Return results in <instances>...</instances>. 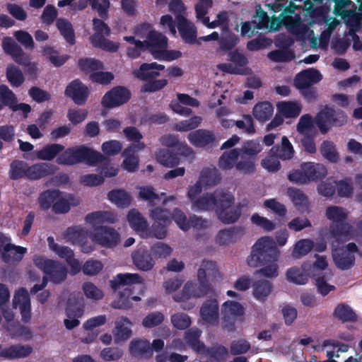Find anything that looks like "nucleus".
Returning a JSON list of instances; mask_svg holds the SVG:
<instances>
[{
    "mask_svg": "<svg viewBox=\"0 0 362 362\" xmlns=\"http://www.w3.org/2000/svg\"><path fill=\"white\" fill-rule=\"evenodd\" d=\"M36 156L42 160H52L56 158L59 165H74L84 163L89 166H95L103 162L105 158L101 153L85 145H79L67 148L59 144L45 145L36 152Z\"/></svg>",
    "mask_w": 362,
    "mask_h": 362,
    "instance_id": "1",
    "label": "nucleus"
},
{
    "mask_svg": "<svg viewBox=\"0 0 362 362\" xmlns=\"http://www.w3.org/2000/svg\"><path fill=\"white\" fill-rule=\"evenodd\" d=\"M279 251L274 241L268 236L257 240L252 247L251 254L247 259L250 267H257L264 266L257 270L255 274L268 278H274L278 275L276 264Z\"/></svg>",
    "mask_w": 362,
    "mask_h": 362,
    "instance_id": "2",
    "label": "nucleus"
},
{
    "mask_svg": "<svg viewBox=\"0 0 362 362\" xmlns=\"http://www.w3.org/2000/svg\"><path fill=\"white\" fill-rule=\"evenodd\" d=\"M219 276L220 273L215 262L203 260L197 271L199 286L192 281H187L182 291L174 295V300L185 302L191 298L205 296L211 289V282L217 280Z\"/></svg>",
    "mask_w": 362,
    "mask_h": 362,
    "instance_id": "3",
    "label": "nucleus"
},
{
    "mask_svg": "<svg viewBox=\"0 0 362 362\" xmlns=\"http://www.w3.org/2000/svg\"><path fill=\"white\" fill-rule=\"evenodd\" d=\"M2 48L4 52L10 55L13 61L24 67L25 72L32 78H36L37 66L35 63L30 62V56L26 54L19 45L13 38L6 37L2 41Z\"/></svg>",
    "mask_w": 362,
    "mask_h": 362,
    "instance_id": "4",
    "label": "nucleus"
},
{
    "mask_svg": "<svg viewBox=\"0 0 362 362\" xmlns=\"http://www.w3.org/2000/svg\"><path fill=\"white\" fill-rule=\"evenodd\" d=\"M325 214L327 219L332 221L329 230L334 238L351 236L352 226L346 222L348 212L345 209L338 206H328Z\"/></svg>",
    "mask_w": 362,
    "mask_h": 362,
    "instance_id": "5",
    "label": "nucleus"
},
{
    "mask_svg": "<svg viewBox=\"0 0 362 362\" xmlns=\"http://www.w3.org/2000/svg\"><path fill=\"white\" fill-rule=\"evenodd\" d=\"M326 168L320 163L305 162L300 165V169L294 170L288 175L289 181L297 184H306L317 181L327 175Z\"/></svg>",
    "mask_w": 362,
    "mask_h": 362,
    "instance_id": "6",
    "label": "nucleus"
},
{
    "mask_svg": "<svg viewBox=\"0 0 362 362\" xmlns=\"http://www.w3.org/2000/svg\"><path fill=\"white\" fill-rule=\"evenodd\" d=\"M234 202V196L224 191L215 211L218 218L224 224L234 223L241 216V206H233Z\"/></svg>",
    "mask_w": 362,
    "mask_h": 362,
    "instance_id": "7",
    "label": "nucleus"
},
{
    "mask_svg": "<svg viewBox=\"0 0 362 362\" xmlns=\"http://www.w3.org/2000/svg\"><path fill=\"white\" fill-rule=\"evenodd\" d=\"M347 116L341 110L325 105L315 116V123L322 134H326L332 126L340 127L346 122Z\"/></svg>",
    "mask_w": 362,
    "mask_h": 362,
    "instance_id": "8",
    "label": "nucleus"
},
{
    "mask_svg": "<svg viewBox=\"0 0 362 362\" xmlns=\"http://www.w3.org/2000/svg\"><path fill=\"white\" fill-rule=\"evenodd\" d=\"M33 262L53 283L60 284L64 281L67 276L66 267L57 261L47 259L42 255H35Z\"/></svg>",
    "mask_w": 362,
    "mask_h": 362,
    "instance_id": "9",
    "label": "nucleus"
},
{
    "mask_svg": "<svg viewBox=\"0 0 362 362\" xmlns=\"http://www.w3.org/2000/svg\"><path fill=\"white\" fill-rule=\"evenodd\" d=\"M91 239L103 247L113 248L119 243L120 235L112 227L101 226L93 229Z\"/></svg>",
    "mask_w": 362,
    "mask_h": 362,
    "instance_id": "10",
    "label": "nucleus"
},
{
    "mask_svg": "<svg viewBox=\"0 0 362 362\" xmlns=\"http://www.w3.org/2000/svg\"><path fill=\"white\" fill-rule=\"evenodd\" d=\"M132 97L131 91L126 87L117 86L111 88L102 98L103 107L111 109L127 103Z\"/></svg>",
    "mask_w": 362,
    "mask_h": 362,
    "instance_id": "11",
    "label": "nucleus"
},
{
    "mask_svg": "<svg viewBox=\"0 0 362 362\" xmlns=\"http://www.w3.org/2000/svg\"><path fill=\"white\" fill-rule=\"evenodd\" d=\"M223 327L228 331H234L235 320L245 314V308L238 302L227 300L222 305Z\"/></svg>",
    "mask_w": 362,
    "mask_h": 362,
    "instance_id": "12",
    "label": "nucleus"
},
{
    "mask_svg": "<svg viewBox=\"0 0 362 362\" xmlns=\"http://www.w3.org/2000/svg\"><path fill=\"white\" fill-rule=\"evenodd\" d=\"M177 28L181 38L185 43L200 45L197 40V30L193 23L187 19L183 15H177L175 17Z\"/></svg>",
    "mask_w": 362,
    "mask_h": 362,
    "instance_id": "13",
    "label": "nucleus"
},
{
    "mask_svg": "<svg viewBox=\"0 0 362 362\" xmlns=\"http://www.w3.org/2000/svg\"><path fill=\"white\" fill-rule=\"evenodd\" d=\"M223 192V189H218L212 193L204 194L194 201L192 209L199 211H216Z\"/></svg>",
    "mask_w": 362,
    "mask_h": 362,
    "instance_id": "14",
    "label": "nucleus"
},
{
    "mask_svg": "<svg viewBox=\"0 0 362 362\" xmlns=\"http://www.w3.org/2000/svg\"><path fill=\"white\" fill-rule=\"evenodd\" d=\"M64 94L66 97L71 98L75 104L81 105L86 102L89 91L88 87L83 85L80 80L76 79L69 83Z\"/></svg>",
    "mask_w": 362,
    "mask_h": 362,
    "instance_id": "15",
    "label": "nucleus"
},
{
    "mask_svg": "<svg viewBox=\"0 0 362 362\" xmlns=\"http://www.w3.org/2000/svg\"><path fill=\"white\" fill-rule=\"evenodd\" d=\"M165 66L156 62L143 63L139 68L133 71L134 76L141 81L148 82L160 76V71H163Z\"/></svg>",
    "mask_w": 362,
    "mask_h": 362,
    "instance_id": "16",
    "label": "nucleus"
},
{
    "mask_svg": "<svg viewBox=\"0 0 362 362\" xmlns=\"http://www.w3.org/2000/svg\"><path fill=\"white\" fill-rule=\"evenodd\" d=\"M320 72L315 69H308L298 73L294 78L296 88H305L317 83L322 80Z\"/></svg>",
    "mask_w": 362,
    "mask_h": 362,
    "instance_id": "17",
    "label": "nucleus"
},
{
    "mask_svg": "<svg viewBox=\"0 0 362 362\" xmlns=\"http://www.w3.org/2000/svg\"><path fill=\"white\" fill-rule=\"evenodd\" d=\"M202 319L210 325H216L219 319V305L216 299L205 300L200 308Z\"/></svg>",
    "mask_w": 362,
    "mask_h": 362,
    "instance_id": "18",
    "label": "nucleus"
},
{
    "mask_svg": "<svg viewBox=\"0 0 362 362\" xmlns=\"http://www.w3.org/2000/svg\"><path fill=\"white\" fill-rule=\"evenodd\" d=\"M132 258L133 264L141 271H150L155 265L151 252L144 248H139L133 252Z\"/></svg>",
    "mask_w": 362,
    "mask_h": 362,
    "instance_id": "19",
    "label": "nucleus"
},
{
    "mask_svg": "<svg viewBox=\"0 0 362 362\" xmlns=\"http://www.w3.org/2000/svg\"><path fill=\"white\" fill-rule=\"evenodd\" d=\"M55 170V166L49 163H35L30 166L28 165L26 178L30 180H40L53 175Z\"/></svg>",
    "mask_w": 362,
    "mask_h": 362,
    "instance_id": "20",
    "label": "nucleus"
},
{
    "mask_svg": "<svg viewBox=\"0 0 362 362\" xmlns=\"http://www.w3.org/2000/svg\"><path fill=\"white\" fill-rule=\"evenodd\" d=\"M189 141L196 147H204L213 144L216 136L213 132L207 129H199L188 134Z\"/></svg>",
    "mask_w": 362,
    "mask_h": 362,
    "instance_id": "21",
    "label": "nucleus"
},
{
    "mask_svg": "<svg viewBox=\"0 0 362 362\" xmlns=\"http://www.w3.org/2000/svg\"><path fill=\"white\" fill-rule=\"evenodd\" d=\"M143 42L146 50H148L153 55L154 51L166 49L168 38L165 35L156 30H151L146 36V40H144Z\"/></svg>",
    "mask_w": 362,
    "mask_h": 362,
    "instance_id": "22",
    "label": "nucleus"
},
{
    "mask_svg": "<svg viewBox=\"0 0 362 362\" xmlns=\"http://www.w3.org/2000/svg\"><path fill=\"white\" fill-rule=\"evenodd\" d=\"M143 278L139 274H118L110 281L111 288L115 291L122 286L129 288L136 284H142Z\"/></svg>",
    "mask_w": 362,
    "mask_h": 362,
    "instance_id": "23",
    "label": "nucleus"
},
{
    "mask_svg": "<svg viewBox=\"0 0 362 362\" xmlns=\"http://www.w3.org/2000/svg\"><path fill=\"white\" fill-rule=\"evenodd\" d=\"M132 322L127 317H119L115 320L113 334L116 342L127 340L132 336Z\"/></svg>",
    "mask_w": 362,
    "mask_h": 362,
    "instance_id": "24",
    "label": "nucleus"
},
{
    "mask_svg": "<svg viewBox=\"0 0 362 362\" xmlns=\"http://www.w3.org/2000/svg\"><path fill=\"white\" fill-rule=\"evenodd\" d=\"M129 352L134 357L150 358L152 349L149 341L146 339H134L129 344Z\"/></svg>",
    "mask_w": 362,
    "mask_h": 362,
    "instance_id": "25",
    "label": "nucleus"
},
{
    "mask_svg": "<svg viewBox=\"0 0 362 362\" xmlns=\"http://www.w3.org/2000/svg\"><path fill=\"white\" fill-rule=\"evenodd\" d=\"M33 351L30 345L14 344L0 351V357L6 359L22 358L28 356Z\"/></svg>",
    "mask_w": 362,
    "mask_h": 362,
    "instance_id": "26",
    "label": "nucleus"
},
{
    "mask_svg": "<svg viewBox=\"0 0 362 362\" xmlns=\"http://www.w3.org/2000/svg\"><path fill=\"white\" fill-rule=\"evenodd\" d=\"M86 221L92 225L93 228L99 227L100 224L105 223H114L117 221V216L110 211H98L90 213L86 216Z\"/></svg>",
    "mask_w": 362,
    "mask_h": 362,
    "instance_id": "27",
    "label": "nucleus"
},
{
    "mask_svg": "<svg viewBox=\"0 0 362 362\" xmlns=\"http://www.w3.org/2000/svg\"><path fill=\"white\" fill-rule=\"evenodd\" d=\"M202 331L199 328H191L187 330L184 334L185 342L197 353H204L206 346L204 342L199 340Z\"/></svg>",
    "mask_w": 362,
    "mask_h": 362,
    "instance_id": "28",
    "label": "nucleus"
},
{
    "mask_svg": "<svg viewBox=\"0 0 362 362\" xmlns=\"http://www.w3.org/2000/svg\"><path fill=\"white\" fill-rule=\"evenodd\" d=\"M333 260L336 266L342 270L351 268L355 264V256L344 249H337L333 252Z\"/></svg>",
    "mask_w": 362,
    "mask_h": 362,
    "instance_id": "29",
    "label": "nucleus"
},
{
    "mask_svg": "<svg viewBox=\"0 0 362 362\" xmlns=\"http://www.w3.org/2000/svg\"><path fill=\"white\" fill-rule=\"evenodd\" d=\"M240 155L238 148L225 151L218 159V167L223 170H230L235 168Z\"/></svg>",
    "mask_w": 362,
    "mask_h": 362,
    "instance_id": "30",
    "label": "nucleus"
},
{
    "mask_svg": "<svg viewBox=\"0 0 362 362\" xmlns=\"http://www.w3.org/2000/svg\"><path fill=\"white\" fill-rule=\"evenodd\" d=\"M26 251L27 249L25 247L16 246L13 244H6L4 247L2 259L6 263H10L14 261L20 262L23 259Z\"/></svg>",
    "mask_w": 362,
    "mask_h": 362,
    "instance_id": "31",
    "label": "nucleus"
},
{
    "mask_svg": "<svg viewBox=\"0 0 362 362\" xmlns=\"http://www.w3.org/2000/svg\"><path fill=\"white\" fill-rule=\"evenodd\" d=\"M56 26L60 34L63 36L66 42L74 45L76 43L75 32L72 24L65 18H58L56 22Z\"/></svg>",
    "mask_w": 362,
    "mask_h": 362,
    "instance_id": "32",
    "label": "nucleus"
},
{
    "mask_svg": "<svg viewBox=\"0 0 362 362\" xmlns=\"http://www.w3.org/2000/svg\"><path fill=\"white\" fill-rule=\"evenodd\" d=\"M127 220L131 227L136 232H148L147 221L137 210L134 209L130 210L127 215Z\"/></svg>",
    "mask_w": 362,
    "mask_h": 362,
    "instance_id": "33",
    "label": "nucleus"
},
{
    "mask_svg": "<svg viewBox=\"0 0 362 362\" xmlns=\"http://www.w3.org/2000/svg\"><path fill=\"white\" fill-rule=\"evenodd\" d=\"M272 153L276 154L283 160H290L293 157L294 150L288 139L284 136L281 138V144L274 146L271 148Z\"/></svg>",
    "mask_w": 362,
    "mask_h": 362,
    "instance_id": "34",
    "label": "nucleus"
},
{
    "mask_svg": "<svg viewBox=\"0 0 362 362\" xmlns=\"http://www.w3.org/2000/svg\"><path fill=\"white\" fill-rule=\"evenodd\" d=\"M333 315L342 322H355L357 321V315L355 312L349 305L344 303L337 305Z\"/></svg>",
    "mask_w": 362,
    "mask_h": 362,
    "instance_id": "35",
    "label": "nucleus"
},
{
    "mask_svg": "<svg viewBox=\"0 0 362 362\" xmlns=\"http://www.w3.org/2000/svg\"><path fill=\"white\" fill-rule=\"evenodd\" d=\"M274 112L272 104L268 101L261 102L255 105L252 113L259 121L266 122L269 120Z\"/></svg>",
    "mask_w": 362,
    "mask_h": 362,
    "instance_id": "36",
    "label": "nucleus"
},
{
    "mask_svg": "<svg viewBox=\"0 0 362 362\" xmlns=\"http://www.w3.org/2000/svg\"><path fill=\"white\" fill-rule=\"evenodd\" d=\"M288 195L299 211H304L308 209V197L302 190L294 187H289L288 189Z\"/></svg>",
    "mask_w": 362,
    "mask_h": 362,
    "instance_id": "37",
    "label": "nucleus"
},
{
    "mask_svg": "<svg viewBox=\"0 0 362 362\" xmlns=\"http://www.w3.org/2000/svg\"><path fill=\"white\" fill-rule=\"evenodd\" d=\"M276 106L279 112L286 118L296 117L301 111V106L296 102H279Z\"/></svg>",
    "mask_w": 362,
    "mask_h": 362,
    "instance_id": "38",
    "label": "nucleus"
},
{
    "mask_svg": "<svg viewBox=\"0 0 362 362\" xmlns=\"http://www.w3.org/2000/svg\"><path fill=\"white\" fill-rule=\"evenodd\" d=\"M253 296L254 297L262 302L267 300L268 296L272 291L271 283L264 279L258 280L255 281L253 285Z\"/></svg>",
    "mask_w": 362,
    "mask_h": 362,
    "instance_id": "39",
    "label": "nucleus"
},
{
    "mask_svg": "<svg viewBox=\"0 0 362 362\" xmlns=\"http://www.w3.org/2000/svg\"><path fill=\"white\" fill-rule=\"evenodd\" d=\"M6 76L8 81L13 87H20L25 81V78L21 69L13 64L7 65Z\"/></svg>",
    "mask_w": 362,
    "mask_h": 362,
    "instance_id": "40",
    "label": "nucleus"
},
{
    "mask_svg": "<svg viewBox=\"0 0 362 362\" xmlns=\"http://www.w3.org/2000/svg\"><path fill=\"white\" fill-rule=\"evenodd\" d=\"M108 199L119 207H127L131 204V197L124 189H112L107 194Z\"/></svg>",
    "mask_w": 362,
    "mask_h": 362,
    "instance_id": "41",
    "label": "nucleus"
},
{
    "mask_svg": "<svg viewBox=\"0 0 362 362\" xmlns=\"http://www.w3.org/2000/svg\"><path fill=\"white\" fill-rule=\"evenodd\" d=\"M93 28L95 33L90 37L91 44L99 41L105 36H109L110 34V28L101 19L94 18L93 20Z\"/></svg>",
    "mask_w": 362,
    "mask_h": 362,
    "instance_id": "42",
    "label": "nucleus"
},
{
    "mask_svg": "<svg viewBox=\"0 0 362 362\" xmlns=\"http://www.w3.org/2000/svg\"><path fill=\"white\" fill-rule=\"evenodd\" d=\"M156 159L158 163L169 168L175 167L180 163L179 157L170 149H160L158 151Z\"/></svg>",
    "mask_w": 362,
    "mask_h": 362,
    "instance_id": "43",
    "label": "nucleus"
},
{
    "mask_svg": "<svg viewBox=\"0 0 362 362\" xmlns=\"http://www.w3.org/2000/svg\"><path fill=\"white\" fill-rule=\"evenodd\" d=\"M28 163L23 160H14L10 164L9 177L11 180H16L20 178L26 177Z\"/></svg>",
    "mask_w": 362,
    "mask_h": 362,
    "instance_id": "44",
    "label": "nucleus"
},
{
    "mask_svg": "<svg viewBox=\"0 0 362 362\" xmlns=\"http://www.w3.org/2000/svg\"><path fill=\"white\" fill-rule=\"evenodd\" d=\"M42 53L43 56L46 57L57 67L62 66L69 58V56L67 54L58 55L57 51L50 46L44 47Z\"/></svg>",
    "mask_w": 362,
    "mask_h": 362,
    "instance_id": "45",
    "label": "nucleus"
},
{
    "mask_svg": "<svg viewBox=\"0 0 362 362\" xmlns=\"http://www.w3.org/2000/svg\"><path fill=\"white\" fill-rule=\"evenodd\" d=\"M60 191L58 189H47L42 192L39 198V204L43 210L49 209L59 198Z\"/></svg>",
    "mask_w": 362,
    "mask_h": 362,
    "instance_id": "46",
    "label": "nucleus"
},
{
    "mask_svg": "<svg viewBox=\"0 0 362 362\" xmlns=\"http://www.w3.org/2000/svg\"><path fill=\"white\" fill-rule=\"evenodd\" d=\"M221 180V175L216 168H206L200 174V182L206 186L216 185Z\"/></svg>",
    "mask_w": 362,
    "mask_h": 362,
    "instance_id": "47",
    "label": "nucleus"
},
{
    "mask_svg": "<svg viewBox=\"0 0 362 362\" xmlns=\"http://www.w3.org/2000/svg\"><path fill=\"white\" fill-rule=\"evenodd\" d=\"M133 294V291L129 288H124L123 291H119L118 298L113 300L112 306L117 309H128L132 307L130 298Z\"/></svg>",
    "mask_w": 362,
    "mask_h": 362,
    "instance_id": "48",
    "label": "nucleus"
},
{
    "mask_svg": "<svg viewBox=\"0 0 362 362\" xmlns=\"http://www.w3.org/2000/svg\"><path fill=\"white\" fill-rule=\"evenodd\" d=\"M286 275L288 281L296 284L304 285L308 281V275L303 269L296 267L289 268Z\"/></svg>",
    "mask_w": 362,
    "mask_h": 362,
    "instance_id": "49",
    "label": "nucleus"
},
{
    "mask_svg": "<svg viewBox=\"0 0 362 362\" xmlns=\"http://www.w3.org/2000/svg\"><path fill=\"white\" fill-rule=\"evenodd\" d=\"M314 247V243L310 239H301L296 243L292 251V256L298 259L306 255Z\"/></svg>",
    "mask_w": 362,
    "mask_h": 362,
    "instance_id": "50",
    "label": "nucleus"
},
{
    "mask_svg": "<svg viewBox=\"0 0 362 362\" xmlns=\"http://www.w3.org/2000/svg\"><path fill=\"white\" fill-rule=\"evenodd\" d=\"M238 150L240 154L255 159L257 155L262 151V148L257 140H249L245 141Z\"/></svg>",
    "mask_w": 362,
    "mask_h": 362,
    "instance_id": "51",
    "label": "nucleus"
},
{
    "mask_svg": "<svg viewBox=\"0 0 362 362\" xmlns=\"http://www.w3.org/2000/svg\"><path fill=\"white\" fill-rule=\"evenodd\" d=\"M239 157L240 160H238L236 170L245 175L253 174L255 172V159L243 154H240Z\"/></svg>",
    "mask_w": 362,
    "mask_h": 362,
    "instance_id": "52",
    "label": "nucleus"
},
{
    "mask_svg": "<svg viewBox=\"0 0 362 362\" xmlns=\"http://www.w3.org/2000/svg\"><path fill=\"white\" fill-rule=\"evenodd\" d=\"M78 65L80 69L85 73H93L103 69V64L100 60L92 58L80 59Z\"/></svg>",
    "mask_w": 362,
    "mask_h": 362,
    "instance_id": "53",
    "label": "nucleus"
},
{
    "mask_svg": "<svg viewBox=\"0 0 362 362\" xmlns=\"http://www.w3.org/2000/svg\"><path fill=\"white\" fill-rule=\"evenodd\" d=\"M294 52L288 49H275L268 54V58L275 62H288L295 59Z\"/></svg>",
    "mask_w": 362,
    "mask_h": 362,
    "instance_id": "54",
    "label": "nucleus"
},
{
    "mask_svg": "<svg viewBox=\"0 0 362 362\" xmlns=\"http://www.w3.org/2000/svg\"><path fill=\"white\" fill-rule=\"evenodd\" d=\"M320 153L324 158L332 163H337L339 160V155L335 149L333 142L324 141L320 148Z\"/></svg>",
    "mask_w": 362,
    "mask_h": 362,
    "instance_id": "55",
    "label": "nucleus"
},
{
    "mask_svg": "<svg viewBox=\"0 0 362 362\" xmlns=\"http://www.w3.org/2000/svg\"><path fill=\"white\" fill-rule=\"evenodd\" d=\"M0 103L4 106H7L10 109L17 103V98L13 92L4 84L0 86Z\"/></svg>",
    "mask_w": 362,
    "mask_h": 362,
    "instance_id": "56",
    "label": "nucleus"
},
{
    "mask_svg": "<svg viewBox=\"0 0 362 362\" xmlns=\"http://www.w3.org/2000/svg\"><path fill=\"white\" fill-rule=\"evenodd\" d=\"M239 42L238 37L228 30L225 35L219 38V48L222 51H230L234 48Z\"/></svg>",
    "mask_w": 362,
    "mask_h": 362,
    "instance_id": "57",
    "label": "nucleus"
},
{
    "mask_svg": "<svg viewBox=\"0 0 362 362\" xmlns=\"http://www.w3.org/2000/svg\"><path fill=\"white\" fill-rule=\"evenodd\" d=\"M164 319V315L161 312H151L143 319L142 325L146 328H153L160 325Z\"/></svg>",
    "mask_w": 362,
    "mask_h": 362,
    "instance_id": "58",
    "label": "nucleus"
},
{
    "mask_svg": "<svg viewBox=\"0 0 362 362\" xmlns=\"http://www.w3.org/2000/svg\"><path fill=\"white\" fill-rule=\"evenodd\" d=\"M67 235L71 240L78 245L87 240V230L81 227H70L66 230Z\"/></svg>",
    "mask_w": 362,
    "mask_h": 362,
    "instance_id": "59",
    "label": "nucleus"
},
{
    "mask_svg": "<svg viewBox=\"0 0 362 362\" xmlns=\"http://www.w3.org/2000/svg\"><path fill=\"white\" fill-rule=\"evenodd\" d=\"M82 289L85 296L90 299L98 300L102 299L104 296L102 290L90 281L84 282Z\"/></svg>",
    "mask_w": 362,
    "mask_h": 362,
    "instance_id": "60",
    "label": "nucleus"
},
{
    "mask_svg": "<svg viewBox=\"0 0 362 362\" xmlns=\"http://www.w3.org/2000/svg\"><path fill=\"white\" fill-rule=\"evenodd\" d=\"M250 220L252 224L261 228L265 232H270L276 228V224L274 222L257 213L252 215Z\"/></svg>",
    "mask_w": 362,
    "mask_h": 362,
    "instance_id": "61",
    "label": "nucleus"
},
{
    "mask_svg": "<svg viewBox=\"0 0 362 362\" xmlns=\"http://www.w3.org/2000/svg\"><path fill=\"white\" fill-rule=\"evenodd\" d=\"M280 158L269 151V155L262 160V166L269 172H276L281 168Z\"/></svg>",
    "mask_w": 362,
    "mask_h": 362,
    "instance_id": "62",
    "label": "nucleus"
},
{
    "mask_svg": "<svg viewBox=\"0 0 362 362\" xmlns=\"http://www.w3.org/2000/svg\"><path fill=\"white\" fill-rule=\"evenodd\" d=\"M338 195L340 197H350L353 194L352 182L350 178L339 180L335 182Z\"/></svg>",
    "mask_w": 362,
    "mask_h": 362,
    "instance_id": "63",
    "label": "nucleus"
},
{
    "mask_svg": "<svg viewBox=\"0 0 362 362\" xmlns=\"http://www.w3.org/2000/svg\"><path fill=\"white\" fill-rule=\"evenodd\" d=\"M171 322L177 329H185L191 325L189 316L185 313H175L171 316Z\"/></svg>",
    "mask_w": 362,
    "mask_h": 362,
    "instance_id": "64",
    "label": "nucleus"
}]
</instances>
